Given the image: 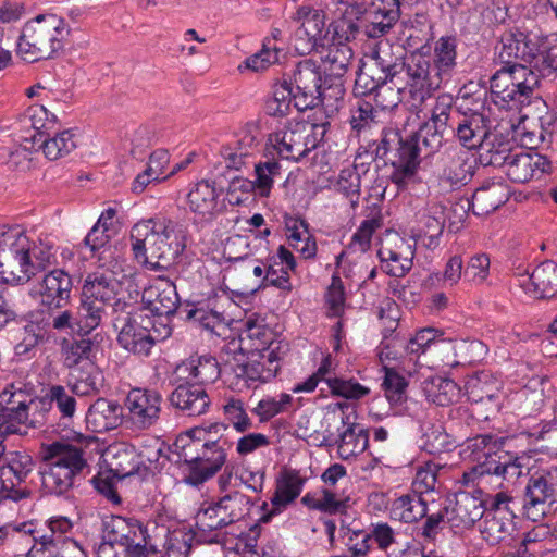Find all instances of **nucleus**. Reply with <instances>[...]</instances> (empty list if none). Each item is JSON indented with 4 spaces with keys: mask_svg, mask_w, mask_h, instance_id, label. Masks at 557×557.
Masks as SVG:
<instances>
[{
    "mask_svg": "<svg viewBox=\"0 0 557 557\" xmlns=\"http://www.w3.org/2000/svg\"><path fill=\"white\" fill-rule=\"evenodd\" d=\"M131 240L136 260L152 270L169 268L186 247L183 226L166 218L136 223Z\"/></svg>",
    "mask_w": 557,
    "mask_h": 557,
    "instance_id": "1",
    "label": "nucleus"
},
{
    "mask_svg": "<svg viewBox=\"0 0 557 557\" xmlns=\"http://www.w3.org/2000/svg\"><path fill=\"white\" fill-rule=\"evenodd\" d=\"M117 270H122V264L114 260L108 268L104 269L103 264L86 276L78 308V330L85 334L99 326L108 305L113 307L117 300H122L116 298L121 287Z\"/></svg>",
    "mask_w": 557,
    "mask_h": 557,
    "instance_id": "2",
    "label": "nucleus"
},
{
    "mask_svg": "<svg viewBox=\"0 0 557 557\" xmlns=\"http://www.w3.org/2000/svg\"><path fill=\"white\" fill-rule=\"evenodd\" d=\"M87 453L78 445L54 442L44 455L40 467L41 487L47 494L63 495L77 478L89 472Z\"/></svg>",
    "mask_w": 557,
    "mask_h": 557,
    "instance_id": "3",
    "label": "nucleus"
},
{
    "mask_svg": "<svg viewBox=\"0 0 557 557\" xmlns=\"http://www.w3.org/2000/svg\"><path fill=\"white\" fill-rule=\"evenodd\" d=\"M70 26L60 16L41 14L28 21L17 42V53L27 62L53 58L63 48Z\"/></svg>",
    "mask_w": 557,
    "mask_h": 557,
    "instance_id": "4",
    "label": "nucleus"
},
{
    "mask_svg": "<svg viewBox=\"0 0 557 557\" xmlns=\"http://www.w3.org/2000/svg\"><path fill=\"white\" fill-rule=\"evenodd\" d=\"M419 141H421L419 136L403 139L397 132L389 129L382 133L376 146V158L383 159L385 163H391L394 168L391 180L399 189H405L417 181L421 149Z\"/></svg>",
    "mask_w": 557,
    "mask_h": 557,
    "instance_id": "5",
    "label": "nucleus"
},
{
    "mask_svg": "<svg viewBox=\"0 0 557 557\" xmlns=\"http://www.w3.org/2000/svg\"><path fill=\"white\" fill-rule=\"evenodd\" d=\"M30 237L20 227L0 233V281L24 284L32 278L29 265Z\"/></svg>",
    "mask_w": 557,
    "mask_h": 557,
    "instance_id": "6",
    "label": "nucleus"
},
{
    "mask_svg": "<svg viewBox=\"0 0 557 557\" xmlns=\"http://www.w3.org/2000/svg\"><path fill=\"white\" fill-rule=\"evenodd\" d=\"M136 306L125 300H117L113 306V326L119 332L117 342L127 351L138 356H148L156 339L151 332L143 326L138 319Z\"/></svg>",
    "mask_w": 557,
    "mask_h": 557,
    "instance_id": "7",
    "label": "nucleus"
},
{
    "mask_svg": "<svg viewBox=\"0 0 557 557\" xmlns=\"http://www.w3.org/2000/svg\"><path fill=\"white\" fill-rule=\"evenodd\" d=\"M269 346H257L255 343L244 342L247 361L237 364L234 373L246 382H268L280 370V361L286 349L281 343H269Z\"/></svg>",
    "mask_w": 557,
    "mask_h": 557,
    "instance_id": "8",
    "label": "nucleus"
},
{
    "mask_svg": "<svg viewBox=\"0 0 557 557\" xmlns=\"http://www.w3.org/2000/svg\"><path fill=\"white\" fill-rule=\"evenodd\" d=\"M557 503V467L531 474L523 493L522 508L532 521L542 519Z\"/></svg>",
    "mask_w": 557,
    "mask_h": 557,
    "instance_id": "9",
    "label": "nucleus"
},
{
    "mask_svg": "<svg viewBox=\"0 0 557 557\" xmlns=\"http://www.w3.org/2000/svg\"><path fill=\"white\" fill-rule=\"evenodd\" d=\"M27 394L11 384L0 393V436L24 434L23 428H40L44 419L29 418Z\"/></svg>",
    "mask_w": 557,
    "mask_h": 557,
    "instance_id": "10",
    "label": "nucleus"
},
{
    "mask_svg": "<svg viewBox=\"0 0 557 557\" xmlns=\"http://www.w3.org/2000/svg\"><path fill=\"white\" fill-rule=\"evenodd\" d=\"M317 127L306 122H289L283 129L269 135L267 156L276 153L281 159L298 161L315 147L309 137Z\"/></svg>",
    "mask_w": 557,
    "mask_h": 557,
    "instance_id": "11",
    "label": "nucleus"
},
{
    "mask_svg": "<svg viewBox=\"0 0 557 557\" xmlns=\"http://www.w3.org/2000/svg\"><path fill=\"white\" fill-rule=\"evenodd\" d=\"M541 48V35L524 33L518 27L506 28L495 46V55L500 64L525 63L533 67Z\"/></svg>",
    "mask_w": 557,
    "mask_h": 557,
    "instance_id": "12",
    "label": "nucleus"
},
{
    "mask_svg": "<svg viewBox=\"0 0 557 557\" xmlns=\"http://www.w3.org/2000/svg\"><path fill=\"white\" fill-rule=\"evenodd\" d=\"M392 65H395V77L400 73L405 74V88L419 102L429 98L443 81L436 73L432 74L430 61L421 54L411 55L405 62L393 58Z\"/></svg>",
    "mask_w": 557,
    "mask_h": 557,
    "instance_id": "13",
    "label": "nucleus"
},
{
    "mask_svg": "<svg viewBox=\"0 0 557 557\" xmlns=\"http://www.w3.org/2000/svg\"><path fill=\"white\" fill-rule=\"evenodd\" d=\"M199 450L178 448L180 458L183 461L184 482L198 486L215 475L226 460L224 446L199 447Z\"/></svg>",
    "mask_w": 557,
    "mask_h": 557,
    "instance_id": "14",
    "label": "nucleus"
},
{
    "mask_svg": "<svg viewBox=\"0 0 557 557\" xmlns=\"http://www.w3.org/2000/svg\"><path fill=\"white\" fill-rule=\"evenodd\" d=\"M457 114L460 112L454 110L451 96L443 94L436 98L430 120L419 131V138L428 154L436 152L443 146L446 137L450 135Z\"/></svg>",
    "mask_w": 557,
    "mask_h": 557,
    "instance_id": "15",
    "label": "nucleus"
},
{
    "mask_svg": "<svg viewBox=\"0 0 557 557\" xmlns=\"http://www.w3.org/2000/svg\"><path fill=\"white\" fill-rule=\"evenodd\" d=\"M513 499L500 492L491 497L490 508L483 516L481 534L491 545L508 539L515 530Z\"/></svg>",
    "mask_w": 557,
    "mask_h": 557,
    "instance_id": "16",
    "label": "nucleus"
},
{
    "mask_svg": "<svg viewBox=\"0 0 557 557\" xmlns=\"http://www.w3.org/2000/svg\"><path fill=\"white\" fill-rule=\"evenodd\" d=\"M162 396L159 392L146 388H132L124 401L127 422L136 431H146L160 420Z\"/></svg>",
    "mask_w": 557,
    "mask_h": 557,
    "instance_id": "17",
    "label": "nucleus"
},
{
    "mask_svg": "<svg viewBox=\"0 0 557 557\" xmlns=\"http://www.w3.org/2000/svg\"><path fill=\"white\" fill-rule=\"evenodd\" d=\"M392 59L393 55L387 50L376 51L373 61L363 64L357 73L354 87L356 95L366 96L375 92V97L379 98L387 81L395 77V65H392ZM376 102L383 108L388 107L379 99Z\"/></svg>",
    "mask_w": 557,
    "mask_h": 557,
    "instance_id": "18",
    "label": "nucleus"
},
{
    "mask_svg": "<svg viewBox=\"0 0 557 557\" xmlns=\"http://www.w3.org/2000/svg\"><path fill=\"white\" fill-rule=\"evenodd\" d=\"M366 12L363 3L348 0H329L323 4V15L317 21L327 18L329 27L342 38H356L360 33L362 15ZM321 26V24H319Z\"/></svg>",
    "mask_w": 557,
    "mask_h": 557,
    "instance_id": "19",
    "label": "nucleus"
},
{
    "mask_svg": "<svg viewBox=\"0 0 557 557\" xmlns=\"http://www.w3.org/2000/svg\"><path fill=\"white\" fill-rule=\"evenodd\" d=\"M294 106L298 111L320 104L322 76L315 61L306 59L298 63L294 73Z\"/></svg>",
    "mask_w": 557,
    "mask_h": 557,
    "instance_id": "20",
    "label": "nucleus"
},
{
    "mask_svg": "<svg viewBox=\"0 0 557 557\" xmlns=\"http://www.w3.org/2000/svg\"><path fill=\"white\" fill-rule=\"evenodd\" d=\"M504 444V437H497L492 434H480L468 438L460 454L463 459L476 462V465L472 468L470 473L465 472V480H472V475L481 476L487 474L490 462H495V459H497V456L503 450Z\"/></svg>",
    "mask_w": 557,
    "mask_h": 557,
    "instance_id": "21",
    "label": "nucleus"
},
{
    "mask_svg": "<svg viewBox=\"0 0 557 557\" xmlns=\"http://www.w3.org/2000/svg\"><path fill=\"white\" fill-rule=\"evenodd\" d=\"M72 277L62 269L46 273L34 286L33 295L38 302L49 309L64 307L71 297Z\"/></svg>",
    "mask_w": 557,
    "mask_h": 557,
    "instance_id": "22",
    "label": "nucleus"
},
{
    "mask_svg": "<svg viewBox=\"0 0 557 557\" xmlns=\"http://www.w3.org/2000/svg\"><path fill=\"white\" fill-rule=\"evenodd\" d=\"M362 15L360 32L368 38L386 35L400 17L399 0H370Z\"/></svg>",
    "mask_w": 557,
    "mask_h": 557,
    "instance_id": "23",
    "label": "nucleus"
},
{
    "mask_svg": "<svg viewBox=\"0 0 557 557\" xmlns=\"http://www.w3.org/2000/svg\"><path fill=\"white\" fill-rule=\"evenodd\" d=\"M491 132L490 117L483 112L470 111L456 115L450 135H454L462 147L474 150L479 149Z\"/></svg>",
    "mask_w": 557,
    "mask_h": 557,
    "instance_id": "24",
    "label": "nucleus"
},
{
    "mask_svg": "<svg viewBox=\"0 0 557 557\" xmlns=\"http://www.w3.org/2000/svg\"><path fill=\"white\" fill-rule=\"evenodd\" d=\"M23 147L29 151L41 150L47 159L55 161L74 151L77 139L70 129L55 133L53 136L36 131L29 138L24 139Z\"/></svg>",
    "mask_w": 557,
    "mask_h": 557,
    "instance_id": "25",
    "label": "nucleus"
},
{
    "mask_svg": "<svg viewBox=\"0 0 557 557\" xmlns=\"http://www.w3.org/2000/svg\"><path fill=\"white\" fill-rule=\"evenodd\" d=\"M485 510V502L467 492L458 493L454 504L444 508L447 523L455 530L472 528Z\"/></svg>",
    "mask_w": 557,
    "mask_h": 557,
    "instance_id": "26",
    "label": "nucleus"
},
{
    "mask_svg": "<svg viewBox=\"0 0 557 557\" xmlns=\"http://www.w3.org/2000/svg\"><path fill=\"white\" fill-rule=\"evenodd\" d=\"M145 307L159 317L173 315L180 304L176 286L170 280H158L141 295Z\"/></svg>",
    "mask_w": 557,
    "mask_h": 557,
    "instance_id": "27",
    "label": "nucleus"
},
{
    "mask_svg": "<svg viewBox=\"0 0 557 557\" xmlns=\"http://www.w3.org/2000/svg\"><path fill=\"white\" fill-rule=\"evenodd\" d=\"M335 407L342 410L339 420L346 429L339 434L337 441L338 454L343 459L358 456L366 450L369 443V432L362 425L355 422L351 416L354 412L345 413L346 404H336Z\"/></svg>",
    "mask_w": 557,
    "mask_h": 557,
    "instance_id": "28",
    "label": "nucleus"
},
{
    "mask_svg": "<svg viewBox=\"0 0 557 557\" xmlns=\"http://www.w3.org/2000/svg\"><path fill=\"white\" fill-rule=\"evenodd\" d=\"M187 199L189 210L202 221L213 220L226 208L224 200L219 199L215 186L208 181L198 182Z\"/></svg>",
    "mask_w": 557,
    "mask_h": 557,
    "instance_id": "29",
    "label": "nucleus"
},
{
    "mask_svg": "<svg viewBox=\"0 0 557 557\" xmlns=\"http://www.w3.org/2000/svg\"><path fill=\"white\" fill-rule=\"evenodd\" d=\"M172 406L188 417H196L207 412L211 400L205 387L186 382L180 384L170 395Z\"/></svg>",
    "mask_w": 557,
    "mask_h": 557,
    "instance_id": "30",
    "label": "nucleus"
},
{
    "mask_svg": "<svg viewBox=\"0 0 557 557\" xmlns=\"http://www.w3.org/2000/svg\"><path fill=\"white\" fill-rule=\"evenodd\" d=\"M506 174L515 183H527L535 173L543 174L549 170L546 157L536 152H513L506 164Z\"/></svg>",
    "mask_w": 557,
    "mask_h": 557,
    "instance_id": "31",
    "label": "nucleus"
},
{
    "mask_svg": "<svg viewBox=\"0 0 557 557\" xmlns=\"http://www.w3.org/2000/svg\"><path fill=\"white\" fill-rule=\"evenodd\" d=\"M123 421V407L116 401L100 397L90 406L86 423L94 432L102 433L116 429Z\"/></svg>",
    "mask_w": 557,
    "mask_h": 557,
    "instance_id": "32",
    "label": "nucleus"
},
{
    "mask_svg": "<svg viewBox=\"0 0 557 557\" xmlns=\"http://www.w3.org/2000/svg\"><path fill=\"white\" fill-rule=\"evenodd\" d=\"M521 285L534 298L554 297L557 294V263L552 260L542 262Z\"/></svg>",
    "mask_w": 557,
    "mask_h": 557,
    "instance_id": "33",
    "label": "nucleus"
},
{
    "mask_svg": "<svg viewBox=\"0 0 557 557\" xmlns=\"http://www.w3.org/2000/svg\"><path fill=\"white\" fill-rule=\"evenodd\" d=\"M379 258L387 274L395 277L405 276L412 268L414 251L403 238L394 247L383 245L377 251Z\"/></svg>",
    "mask_w": 557,
    "mask_h": 557,
    "instance_id": "34",
    "label": "nucleus"
},
{
    "mask_svg": "<svg viewBox=\"0 0 557 557\" xmlns=\"http://www.w3.org/2000/svg\"><path fill=\"white\" fill-rule=\"evenodd\" d=\"M443 169L440 174L442 183L451 189H458L467 185L473 176L471 159L461 151H451L444 157Z\"/></svg>",
    "mask_w": 557,
    "mask_h": 557,
    "instance_id": "35",
    "label": "nucleus"
},
{
    "mask_svg": "<svg viewBox=\"0 0 557 557\" xmlns=\"http://www.w3.org/2000/svg\"><path fill=\"white\" fill-rule=\"evenodd\" d=\"M508 200L506 186L500 182H488L478 188L472 199L466 200L467 208L475 215H486L498 209Z\"/></svg>",
    "mask_w": 557,
    "mask_h": 557,
    "instance_id": "36",
    "label": "nucleus"
},
{
    "mask_svg": "<svg viewBox=\"0 0 557 557\" xmlns=\"http://www.w3.org/2000/svg\"><path fill=\"white\" fill-rule=\"evenodd\" d=\"M195 519L196 535L208 543H219L221 541L219 530L232 524L218 503L201 508Z\"/></svg>",
    "mask_w": 557,
    "mask_h": 557,
    "instance_id": "37",
    "label": "nucleus"
},
{
    "mask_svg": "<svg viewBox=\"0 0 557 557\" xmlns=\"http://www.w3.org/2000/svg\"><path fill=\"white\" fill-rule=\"evenodd\" d=\"M227 430L223 423H212L207 428L196 426L182 434L174 443V447L199 450V447H221V437Z\"/></svg>",
    "mask_w": 557,
    "mask_h": 557,
    "instance_id": "38",
    "label": "nucleus"
},
{
    "mask_svg": "<svg viewBox=\"0 0 557 557\" xmlns=\"http://www.w3.org/2000/svg\"><path fill=\"white\" fill-rule=\"evenodd\" d=\"M67 384L72 393L88 396L99 392L103 384V375L96 363H86L69 371Z\"/></svg>",
    "mask_w": 557,
    "mask_h": 557,
    "instance_id": "39",
    "label": "nucleus"
},
{
    "mask_svg": "<svg viewBox=\"0 0 557 557\" xmlns=\"http://www.w3.org/2000/svg\"><path fill=\"white\" fill-rule=\"evenodd\" d=\"M478 150L479 160L485 166H504L513 153L511 141L494 132L490 133Z\"/></svg>",
    "mask_w": 557,
    "mask_h": 557,
    "instance_id": "40",
    "label": "nucleus"
},
{
    "mask_svg": "<svg viewBox=\"0 0 557 557\" xmlns=\"http://www.w3.org/2000/svg\"><path fill=\"white\" fill-rule=\"evenodd\" d=\"M516 87V107L530 104L535 87L539 85V72L525 63L508 64Z\"/></svg>",
    "mask_w": 557,
    "mask_h": 557,
    "instance_id": "41",
    "label": "nucleus"
},
{
    "mask_svg": "<svg viewBox=\"0 0 557 557\" xmlns=\"http://www.w3.org/2000/svg\"><path fill=\"white\" fill-rule=\"evenodd\" d=\"M35 544L27 557H83V552L74 541H65L61 537L50 539L41 535L34 536Z\"/></svg>",
    "mask_w": 557,
    "mask_h": 557,
    "instance_id": "42",
    "label": "nucleus"
},
{
    "mask_svg": "<svg viewBox=\"0 0 557 557\" xmlns=\"http://www.w3.org/2000/svg\"><path fill=\"white\" fill-rule=\"evenodd\" d=\"M177 370L188 372L194 380L193 383L202 387L214 383L221 374L219 362L212 356L190 358L183 362Z\"/></svg>",
    "mask_w": 557,
    "mask_h": 557,
    "instance_id": "43",
    "label": "nucleus"
},
{
    "mask_svg": "<svg viewBox=\"0 0 557 557\" xmlns=\"http://www.w3.org/2000/svg\"><path fill=\"white\" fill-rule=\"evenodd\" d=\"M445 207L441 202H429L421 223L419 236L426 247H435L445 226Z\"/></svg>",
    "mask_w": 557,
    "mask_h": 557,
    "instance_id": "44",
    "label": "nucleus"
},
{
    "mask_svg": "<svg viewBox=\"0 0 557 557\" xmlns=\"http://www.w3.org/2000/svg\"><path fill=\"white\" fill-rule=\"evenodd\" d=\"M352 50L346 44H333L329 46L321 57V60L324 65V72L335 79H341L348 67L351 64L352 60Z\"/></svg>",
    "mask_w": 557,
    "mask_h": 557,
    "instance_id": "45",
    "label": "nucleus"
},
{
    "mask_svg": "<svg viewBox=\"0 0 557 557\" xmlns=\"http://www.w3.org/2000/svg\"><path fill=\"white\" fill-rule=\"evenodd\" d=\"M302 485L304 479L297 471H284L271 498L273 513L281 511L287 504L296 499L302 490Z\"/></svg>",
    "mask_w": 557,
    "mask_h": 557,
    "instance_id": "46",
    "label": "nucleus"
},
{
    "mask_svg": "<svg viewBox=\"0 0 557 557\" xmlns=\"http://www.w3.org/2000/svg\"><path fill=\"white\" fill-rule=\"evenodd\" d=\"M423 392L426 398L437 406L451 404L459 394L458 386L453 380L441 376L424 381Z\"/></svg>",
    "mask_w": 557,
    "mask_h": 557,
    "instance_id": "47",
    "label": "nucleus"
},
{
    "mask_svg": "<svg viewBox=\"0 0 557 557\" xmlns=\"http://www.w3.org/2000/svg\"><path fill=\"white\" fill-rule=\"evenodd\" d=\"M108 456H111L109 466L110 471L117 478H126L138 471L136 451L133 447H111L108 449Z\"/></svg>",
    "mask_w": 557,
    "mask_h": 557,
    "instance_id": "48",
    "label": "nucleus"
},
{
    "mask_svg": "<svg viewBox=\"0 0 557 557\" xmlns=\"http://www.w3.org/2000/svg\"><path fill=\"white\" fill-rule=\"evenodd\" d=\"M92 343L90 339L78 341H64L62 345L63 364L65 368L73 370L86 366V363H94L91 360Z\"/></svg>",
    "mask_w": 557,
    "mask_h": 557,
    "instance_id": "49",
    "label": "nucleus"
},
{
    "mask_svg": "<svg viewBox=\"0 0 557 557\" xmlns=\"http://www.w3.org/2000/svg\"><path fill=\"white\" fill-rule=\"evenodd\" d=\"M335 190L345 197L355 210L359 206L361 195V177L356 166H348L339 172L334 185Z\"/></svg>",
    "mask_w": 557,
    "mask_h": 557,
    "instance_id": "50",
    "label": "nucleus"
},
{
    "mask_svg": "<svg viewBox=\"0 0 557 557\" xmlns=\"http://www.w3.org/2000/svg\"><path fill=\"white\" fill-rule=\"evenodd\" d=\"M255 173L256 181H248L246 184L250 188L256 189L259 196L268 197L274 178L281 174V164L274 158L268 159L264 162L255 164Z\"/></svg>",
    "mask_w": 557,
    "mask_h": 557,
    "instance_id": "51",
    "label": "nucleus"
},
{
    "mask_svg": "<svg viewBox=\"0 0 557 557\" xmlns=\"http://www.w3.org/2000/svg\"><path fill=\"white\" fill-rule=\"evenodd\" d=\"M426 512V503L421 496L404 495L395 499L393 504V513L406 523L425 517Z\"/></svg>",
    "mask_w": 557,
    "mask_h": 557,
    "instance_id": "52",
    "label": "nucleus"
},
{
    "mask_svg": "<svg viewBox=\"0 0 557 557\" xmlns=\"http://www.w3.org/2000/svg\"><path fill=\"white\" fill-rule=\"evenodd\" d=\"M456 39L441 37L434 47V65L436 74L442 79L449 75L456 65Z\"/></svg>",
    "mask_w": 557,
    "mask_h": 557,
    "instance_id": "53",
    "label": "nucleus"
},
{
    "mask_svg": "<svg viewBox=\"0 0 557 557\" xmlns=\"http://www.w3.org/2000/svg\"><path fill=\"white\" fill-rule=\"evenodd\" d=\"M27 255L29 256V265H32V277L36 274V271L45 270L55 261L53 244L47 238H30V247Z\"/></svg>",
    "mask_w": 557,
    "mask_h": 557,
    "instance_id": "54",
    "label": "nucleus"
},
{
    "mask_svg": "<svg viewBox=\"0 0 557 557\" xmlns=\"http://www.w3.org/2000/svg\"><path fill=\"white\" fill-rule=\"evenodd\" d=\"M294 92L287 82L275 85L272 96L265 102V112L273 117H283L289 114Z\"/></svg>",
    "mask_w": 557,
    "mask_h": 557,
    "instance_id": "55",
    "label": "nucleus"
},
{
    "mask_svg": "<svg viewBox=\"0 0 557 557\" xmlns=\"http://www.w3.org/2000/svg\"><path fill=\"white\" fill-rule=\"evenodd\" d=\"M384 380L382 387L386 399L392 405H400L407 398L408 382L393 367L384 364Z\"/></svg>",
    "mask_w": 557,
    "mask_h": 557,
    "instance_id": "56",
    "label": "nucleus"
},
{
    "mask_svg": "<svg viewBox=\"0 0 557 557\" xmlns=\"http://www.w3.org/2000/svg\"><path fill=\"white\" fill-rule=\"evenodd\" d=\"M163 162H168L166 151L158 150L151 153L147 169L136 176L132 185V190L136 194H140L150 183L164 180L165 177H160L161 164Z\"/></svg>",
    "mask_w": 557,
    "mask_h": 557,
    "instance_id": "57",
    "label": "nucleus"
},
{
    "mask_svg": "<svg viewBox=\"0 0 557 557\" xmlns=\"http://www.w3.org/2000/svg\"><path fill=\"white\" fill-rule=\"evenodd\" d=\"M216 503L232 524L247 516L251 507L250 498L239 491L226 494Z\"/></svg>",
    "mask_w": 557,
    "mask_h": 557,
    "instance_id": "58",
    "label": "nucleus"
},
{
    "mask_svg": "<svg viewBox=\"0 0 557 557\" xmlns=\"http://www.w3.org/2000/svg\"><path fill=\"white\" fill-rule=\"evenodd\" d=\"M522 470L520 458L503 449L495 462H490L487 474L499 475L505 480H515L522 474Z\"/></svg>",
    "mask_w": 557,
    "mask_h": 557,
    "instance_id": "59",
    "label": "nucleus"
},
{
    "mask_svg": "<svg viewBox=\"0 0 557 557\" xmlns=\"http://www.w3.org/2000/svg\"><path fill=\"white\" fill-rule=\"evenodd\" d=\"M516 87H513L511 73L508 64H502L494 75L491 77V91L499 100L516 107Z\"/></svg>",
    "mask_w": 557,
    "mask_h": 557,
    "instance_id": "60",
    "label": "nucleus"
},
{
    "mask_svg": "<svg viewBox=\"0 0 557 557\" xmlns=\"http://www.w3.org/2000/svg\"><path fill=\"white\" fill-rule=\"evenodd\" d=\"M533 69L542 77H550L557 73V41L550 42L547 37L541 36V48Z\"/></svg>",
    "mask_w": 557,
    "mask_h": 557,
    "instance_id": "61",
    "label": "nucleus"
},
{
    "mask_svg": "<svg viewBox=\"0 0 557 557\" xmlns=\"http://www.w3.org/2000/svg\"><path fill=\"white\" fill-rule=\"evenodd\" d=\"M293 397L289 394L282 393L278 399L274 397H267L261 399L252 409V412L259 418L260 422H267L275 416L287 411Z\"/></svg>",
    "mask_w": 557,
    "mask_h": 557,
    "instance_id": "62",
    "label": "nucleus"
},
{
    "mask_svg": "<svg viewBox=\"0 0 557 557\" xmlns=\"http://www.w3.org/2000/svg\"><path fill=\"white\" fill-rule=\"evenodd\" d=\"M124 557H146L148 553L149 542L148 539L136 540L132 535L114 534L107 531L106 535Z\"/></svg>",
    "mask_w": 557,
    "mask_h": 557,
    "instance_id": "63",
    "label": "nucleus"
},
{
    "mask_svg": "<svg viewBox=\"0 0 557 557\" xmlns=\"http://www.w3.org/2000/svg\"><path fill=\"white\" fill-rule=\"evenodd\" d=\"M73 393L67 391L62 385H52L49 388V397L55 407V411L60 414V418L71 420L76 411V399L72 395Z\"/></svg>",
    "mask_w": 557,
    "mask_h": 557,
    "instance_id": "64",
    "label": "nucleus"
}]
</instances>
